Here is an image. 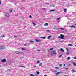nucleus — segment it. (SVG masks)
Returning <instances> with one entry per match:
<instances>
[{
    "label": "nucleus",
    "mask_w": 76,
    "mask_h": 76,
    "mask_svg": "<svg viewBox=\"0 0 76 76\" xmlns=\"http://www.w3.org/2000/svg\"><path fill=\"white\" fill-rule=\"evenodd\" d=\"M60 36L58 37V38H60V39H64V35L60 34Z\"/></svg>",
    "instance_id": "obj_1"
},
{
    "label": "nucleus",
    "mask_w": 76,
    "mask_h": 76,
    "mask_svg": "<svg viewBox=\"0 0 76 76\" xmlns=\"http://www.w3.org/2000/svg\"><path fill=\"white\" fill-rule=\"evenodd\" d=\"M15 53L16 54H24L23 52H22L18 51L15 52Z\"/></svg>",
    "instance_id": "obj_2"
},
{
    "label": "nucleus",
    "mask_w": 76,
    "mask_h": 76,
    "mask_svg": "<svg viewBox=\"0 0 76 76\" xmlns=\"http://www.w3.org/2000/svg\"><path fill=\"white\" fill-rule=\"evenodd\" d=\"M6 48L5 46H0V50H4Z\"/></svg>",
    "instance_id": "obj_3"
},
{
    "label": "nucleus",
    "mask_w": 76,
    "mask_h": 76,
    "mask_svg": "<svg viewBox=\"0 0 76 76\" xmlns=\"http://www.w3.org/2000/svg\"><path fill=\"white\" fill-rule=\"evenodd\" d=\"M52 54H57V53L54 50H53L52 52V54L51 55L52 56Z\"/></svg>",
    "instance_id": "obj_4"
},
{
    "label": "nucleus",
    "mask_w": 76,
    "mask_h": 76,
    "mask_svg": "<svg viewBox=\"0 0 76 76\" xmlns=\"http://www.w3.org/2000/svg\"><path fill=\"white\" fill-rule=\"evenodd\" d=\"M69 51V49L67 48V55H69L70 54V51Z\"/></svg>",
    "instance_id": "obj_5"
},
{
    "label": "nucleus",
    "mask_w": 76,
    "mask_h": 76,
    "mask_svg": "<svg viewBox=\"0 0 76 76\" xmlns=\"http://www.w3.org/2000/svg\"><path fill=\"white\" fill-rule=\"evenodd\" d=\"M6 61V59H4L2 60V63H5Z\"/></svg>",
    "instance_id": "obj_6"
},
{
    "label": "nucleus",
    "mask_w": 76,
    "mask_h": 76,
    "mask_svg": "<svg viewBox=\"0 0 76 76\" xmlns=\"http://www.w3.org/2000/svg\"><path fill=\"white\" fill-rule=\"evenodd\" d=\"M60 50L61 51H62V52L64 53V50L63 48L60 49Z\"/></svg>",
    "instance_id": "obj_7"
},
{
    "label": "nucleus",
    "mask_w": 76,
    "mask_h": 76,
    "mask_svg": "<svg viewBox=\"0 0 76 76\" xmlns=\"http://www.w3.org/2000/svg\"><path fill=\"white\" fill-rule=\"evenodd\" d=\"M5 15L6 16H7V17H9V14L7 13H6L5 14Z\"/></svg>",
    "instance_id": "obj_8"
},
{
    "label": "nucleus",
    "mask_w": 76,
    "mask_h": 76,
    "mask_svg": "<svg viewBox=\"0 0 76 76\" xmlns=\"http://www.w3.org/2000/svg\"><path fill=\"white\" fill-rule=\"evenodd\" d=\"M51 38V36L49 35V36H48L47 37V39H50Z\"/></svg>",
    "instance_id": "obj_9"
},
{
    "label": "nucleus",
    "mask_w": 76,
    "mask_h": 76,
    "mask_svg": "<svg viewBox=\"0 0 76 76\" xmlns=\"http://www.w3.org/2000/svg\"><path fill=\"white\" fill-rule=\"evenodd\" d=\"M71 28H76V26L73 25H72L71 26Z\"/></svg>",
    "instance_id": "obj_10"
},
{
    "label": "nucleus",
    "mask_w": 76,
    "mask_h": 76,
    "mask_svg": "<svg viewBox=\"0 0 76 76\" xmlns=\"http://www.w3.org/2000/svg\"><path fill=\"white\" fill-rule=\"evenodd\" d=\"M68 46H71V47H73V44H69L68 45Z\"/></svg>",
    "instance_id": "obj_11"
},
{
    "label": "nucleus",
    "mask_w": 76,
    "mask_h": 76,
    "mask_svg": "<svg viewBox=\"0 0 76 76\" xmlns=\"http://www.w3.org/2000/svg\"><path fill=\"white\" fill-rule=\"evenodd\" d=\"M48 25V23H45V26H47Z\"/></svg>",
    "instance_id": "obj_12"
},
{
    "label": "nucleus",
    "mask_w": 76,
    "mask_h": 76,
    "mask_svg": "<svg viewBox=\"0 0 76 76\" xmlns=\"http://www.w3.org/2000/svg\"><path fill=\"white\" fill-rule=\"evenodd\" d=\"M36 42H41V41L39 40L36 39L35 40Z\"/></svg>",
    "instance_id": "obj_13"
},
{
    "label": "nucleus",
    "mask_w": 76,
    "mask_h": 76,
    "mask_svg": "<svg viewBox=\"0 0 76 76\" xmlns=\"http://www.w3.org/2000/svg\"><path fill=\"white\" fill-rule=\"evenodd\" d=\"M73 65L74 66H75V67L76 66V64L74 62H73Z\"/></svg>",
    "instance_id": "obj_14"
},
{
    "label": "nucleus",
    "mask_w": 76,
    "mask_h": 76,
    "mask_svg": "<svg viewBox=\"0 0 76 76\" xmlns=\"http://www.w3.org/2000/svg\"><path fill=\"white\" fill-rule=\"evenodd\" d=\"M45 37H41L40 38H42V39H45Z\"/></svg>",
    "instance_id": "obj_15"
},
{
    "label": "nucleus",
    "mask_w": 76,
    "mask_h": 76,
    "mask_svg": "<svg viewBox=\"0 0 76 76\" xmlns=\"http://www.w3.org/2000/svg\"><path fill=\"white\" fill-rule=\"evenodd\" d=\"M66 10H67V9H64V12H66Z\"/></svg>",
    "instance_id": "obj_16"
},
{
    "label": "nucleus",
    "mask_w": 76,
    "mask_h": 76,
    "mask_svg": "<svg viewBox=\"0 0 76 76\" xmlns=\"http://www.w3.org/2000/svg\"><path fill=\"white\" fill-rule=\"evenodd\" d=\"M60 73L59 72H58L57 73H56V75H60Z\"/></svg>",
    "instance_id": "obj_17"
},
{
    "label": "nucleus",
    "mask_w": 76,
    "mask_h": 76,
    "mask_svg": "<svg viewBox=\"0 0 76 76\" xmlns=\"http://www.w3.org/2000/svg\"><path fill=\"white\" fill-rule=\"evenodd\" d=\"M71 58L70 57H68L67 58V60H70Z\"/></svg>",
    "instance_id": "obj_18"
},
{
    "label": "nucleus",
    "mask_w": 76,
    "mask_h": 76,
    "mask_svg": "<svg viewBox=\"0 0 76 76\" xmlns=\"http://www.w3.org/2000/svg\"><path fill=\"white\" fill-rule=\"evenodd\" d=\"M72 73H75V70L72 69Z\"/></svg>",
    "instance_id": "obj_19"
},
{
    "label": "nucleus",
    "mask_w": 76,
    "mask_h": 76,
    "mask_svg": "<svg viewBox=\"0 0 76 76\" xmlns=\"http://www.w3.org/2000/svg\"><path fill=\"white\" fill-rule=\"evenodd\" d=\"M30 76H35V75H34L32 74H30Z\"/></svg>",
    "instance_id": "obj_20"
},
{
    "label": "nucleus",
    "mask_w": 76,
    "mask_h": 76,
    "mask_svg": "<svg viewBox=\"0 0 76 76\" xmlns=\"http://www.w3.org/2000/svg\"><path fill=\"white\" fill-rule=\"evenodd\" d=\"M36 73L38 74V75H39V72L38 71H36Z\"/></svg>",
    "instance_id": "obj_21"
},
{
    "label": "nucleus",
    "mask_w": 76,
    "mask_h": 76,
    "mask_svg": "<svg viewBox=\"0 0 76 76\" xmlns=\"http://www.w3.org/2000/svg\"><path fill=\"white\" fill-rule=\"evenodd\" d=\"M54 11H55V10H50V12H54Z\"/></svg>",
    "instance_id": "obj_22"
},
{
    "label": "nucleus",
    "mask_w": 76,
    "mask_h": 76,
    "mask_svg": "<svg viewBox=\"0 0 76 76\" xmlns=\"http://www.w3.org/2000/svg\"><path fill=\"white\" fill-rule=\"evenodd\" d=\"M10 12H13V10L12 9H10Z\"/></svg>",
    "instance_id": "obj_23"
},
{
    "label": "nucleus",
    "mask_w": 76,
    "mask_h": 76,
    "mask_svg": "<svg viewBox=\"0 0 76 76\" xmlns=\"http://www.w3.org/2000/svg\"><path fill=\"white\" fill-rule=\"evenodd\" d=\"M57 20H60V18H57Z\"/></svg>",
    "instance_id": "obj_24"
},
{
    "label": "nucleus",
    "mask_w": 76,
    "mask_h": 76,
    "mask_svg": "<svg viewBox=\"0 0 76 76\" xmlns=\"http://www.w3.org/2000/svg\"><path fill=\"white\" fill-rule=\"evenodd\" d=\"M39 66H42V63H40L39 64Z\"/></svg>",
    "instance_id": "obj_25"
},
{
    "label": "nucleus",
    "mask_w": 76,
    "mask_h": 76,
    "mask_svg": "<svg viewBox=\"0 0 76 76\" xmlns=\"http://www.w3.org/2000/svg\"><path fill=\"white\" fill-rule=\"evenodd\" d=\"M59 65H60V67H62V66H63V65L61 64H59Z\"/></svg>",
    "instance_id": "obj_26"
},
{
    "label": "nucleus",
    "mask_w": 76,
    "mask_h": 76,
    "mask_svg": "<svg viewBox=\"0 0 76 76\" xmlns=\"http://www.w3.org/2000/svg\"><path fill=\"white\" fill-rule=\"evenodd\" d=\"M27 44H28L27 43H26L24 45V46L26 47V45H27Z\"/></svg>",
    "instance_id": "obj_27"
},
{
    "label": "nucleus",
    "mask_w": 76,
    "mask_h": 76,
    "mask_svg": "<svg viewBox=\"0 0 76 76\" xmlns=\"http://www.w3.org/2000/svg\"><path fill=\"white\" fill-rule=\"evenodd\" d=\"M1 37H2V38H3L4 37V35H2Z\"/></svg>",
    "instance_id": "obj_28"
},
{
    "label": "nucleus",
    "mask_w": 76,
    "mask_h": 76,
    "mask_svg": "<svg viewBox=\"0 0 76 76\" xmlns=\"http://www.w3.org/2000/svg\"><path fill=\"white\" fill-rule=\"evenodd\" d=\"M33 24V26H35L36 25V24L34 23H32Z\"/></svg>",
    "instance_id": "obj_29"
},
{
    "label": "nucleus",
    "mask_w": 76,
    "mask_h": 76,
    "mask_svg": "<svg viewBox=\"0 0 76 76\" xmlns=\"http://www.w3.org/2000/svg\"><path fill=\"white\" fill-rule=\"evenodd\" d=\"M40 62H39V61H37V63H39Z\"/></svg>",
    "instance_id": "obj_30"
},
{
    "label": "nucleus",
    "mask_w": 76,
    "mask_h": 76,
    "mask_svg": "<svg viewBox=\"0 0 76 76\" xmlns=\"http://www.w3.org/2000/svg\"><path fill=\"white\" fill-rule=\"evenodd\" d=\"M18 67H24L23 66H18Z\"/></svg>",
    "instance_id": "obj_31"
},
{
    "label": "nucleus",
    "mask_w": 76,
    "mask_h": 76,
    "mask_svg": "<svg viewBox=\"0 0 76 76\" xmlns=\"http://www.w3.org/2000/svg\"><path fill=\"white\" fill-rule=\"evenodd\" d=\"M35 67H37V66H36V65H34L33 66V68H35Z\"/></svg>",
    "instance_id": "obj_32"
},
{
    "label": "nucleus",
    "mask_w": 76,
    "mask_h": 76,
    "mask_svg": "<svg viewBox=\"0 0 76 76\" xmlns=\"http://www.w3.org/2000/svg\"><path fill=\"white\" fill-rule=\"evenodd\" d=\"M30 42H34V41L32 40H30L29 41Z\"/></svg>",
    "instance_id": "obj_33"
},
{
    "label": "nucleus",
    "mask_w": 76,
    "mask_h": 76,
    "mask_svg": "<svg viewBox=\"0 0 76 76\" xmlns=\"http://www.w3.org/2000/svg\"><path fill=\"white\" fill-rule=\"evenodd\" d=\"M55 69H59V68H58V67H55Z\"/></svg>",
    "instance_id": "obj_34"
},
{
    "label": "nucleus",
    "mask_w": 76,
    "mask_h": 76,
    "mask_svg": "<svg viewBox=\"0 0 76 76\" xmlns=\"http://www.w3.org/2000/svg\"><path fill=\"white\" fill-rule=\"evenodd\" d=\"M53 48H51L50 49L48 50L49 51H50V50H53Z\"/></svg>",
    "instance_id": "obj_35"
},
{
    "label": "nucleus",
    "mask_w": 76,
    "mask_h": 76,
    "mask_svg": "<svg viewBox=\"0 0 76 76\" xmlns=\"http://www.w3.org/2000/svg\"><path fill=\"white\" fill-rule=\"evenodd\" d=\"M46 4L48 5H50V4L48 3H46Z\"/></svg>",
    "instance_id": "obj_36"
},
{
    "label": "nucleus",
    "mask_w": 76,
    "mask_h": 76,
    "mask_svg": "<svg viewBox=\"0 0 76 76\" xmlns=\"http://www.w3.org/2000/svg\"><path fill=\"white\" fill-rule=\"evenodd\" d=\"M21 49L22 50H25V49L24 48H21Z\"/></svg>",
    "instance_id": "obj_37"
},
{
    "label": "nucleus",
    "mask_w": 76,
    "mask_h": 76,
    "mask_svg": "<svg viewBox=\"0 0 76 76\" xmlns=\"http://www.w3.org/2000/svg\"><path fill=\"white\" fill-rule=\"evenodd\" d=\"M60 29H61V30H64V28H61Z\"/></svg>",
    "instance_id": "obj_38"
},
{
    "label": "nucleus",
    "mask_w": 76,
    "mask_h": 76,
    "mask_svg": "<svg viewBox=\"0 0 76 76\" xmlns=\"http://www.w3.org/2000/svg\"><path fill=\"white\" fill-rule=\"evenodd\" d=\"M29 18H32V16H31V15H30L29 16Z\"/></svg>",
    "instance_id": "obj_39"
},
{
    "label": "nucleus",
    "mask_w": 76,
    "mask_h": 76,
    "mask_svg": "<svg viewBox=\"0 0 76 76\" xmlns=\"http://www.w3.org/2000/svg\"><path fill=\"white\" fill-rule=\"evenodd\" d=\"M53 72L54 73L56 72H57V71L54 70V71H53Z\"/></svg>",
    "instance_id": "obj_40"
},
{
    "label": "nucleus",
    "mask_w": 76,
    "mask_h": 76,
    "mask_svg": "<svg viewBox=\"0 0 76 76\" xmlns=\"http://www.w3.org/2000/svg\"><path fill=\"white\" fill-rule=\"evenodd\" d=\"M47 32H50V30H47Z\"/></svg>",
    "instance_id": "obj_41"
},
{
    "label": "nucleus",
    "mask_w": 76,
    "mask_h": 76,
    "mask_svg": "<svg viewBox=\"0 0 76 76\" xmlns=\"http://www.w3.org/2000/svg\"><path fill=\"white\" fill-rule=\"evenodd\" d=\"M50 6H52L53 7H55V5H51Z\"/></svg>",
    "instance_id": "obj_42"
},
{
    "label": "nucleus",
    "mask_w": 76,
    "mask_h": 76,
    "mask_svg": "<svg viewBox=\"0 0 76 76\" xmlns=\"http://www.w3.org/2000/svg\"><path fill=\"white\" fill-rule=\"evenodd\" d=\"M14 37H17V36H14Z\"/></svg>",
    "instance_id": "obj_43"
},
{
    "label": "nucleus",
    "mask_w": 76,
    "mask_h": 76,
    "mask_svg": "<svg viewBox=\"0 0 76 76\" xmlns=\"http://www.w3.org/2000/svg\"><path fill=\"white\" fill-rule=\"evenodd\" d=\"M62 56V55H61L59 56V57H60L61 56Z\"/></svg>",
    "instance_id": "obj_44"
},
{
    "label": "nucleus",
    "mask_w": 76,
    "mask_h": 76,
    "mask_svg": "<svg viewBox=\"0 0 76 76\" xmlns=\"http://www.w3.org/2000/svg\"><path fill=\"white\" fill-rule=\"evenodd\" d=\"M74 59H76V56L74 57Z\"/></svg>",
    "instance_id": "obj_45"
},
{
    "label": "nucleus",
    "mask_w": 76,
    "mask_h": 76,
    "mask_svg": "<svg viewBox=\"0 0 76 76\" xmlns=\"http://www.w3.org/2000/svg\"><path fill=\"white\" fill-rule=\"evenodd\" d=\"M65 65H66V64H64V66H65Z\"/></svg>",
    "instance_id": "obj_46"
},
{
    "label": "nucleus",
    "mask_w": 76,
    "mask_h": 76,
    "mask_svg": "<svg viewBox=\"0 0 76 76\" xmlns=\"http://www.w3.org/2000/svg\"><path fill=\"white\" fill-rule=\"evenodd\" d=\"M1 1H0V4H1Z\"/></svg>",
    "instance_id": "obj_47"
},
{
    "label": "nucleus",
    "mask_w": 76,
    "mask_h": 76,
    "mask_svg": "<svg viewBox=\"0 0 76 76\" xmlns=\"http://www.w3.org/2000/svg\"><path fill=\"white\" fill-rule=\"evenodd\" d=\"M42 9L43 10H45V8H42Z\"/></svg>",
    "instance_id": "obj_48"
},
{
    "label": "nucleus",
    "mask_w": 76,
    "mask_h": 76,
    "mask_svg": "<svg viewBox=\"0 0 76 76\" xmlns=\"http://www.w3.org/2000/svg\"><path fill=\"white\" fill-rule=\"evenodd\" d=\"M40 51V50H37V51Z\"/></svg>",
    "instance_id": "obj_49"
},
{
    "label": "nucleus",
    "mask_w": 76,
    "mask_h": 76,
    "mask_svg": "<svg viewBox=\"0 0 76 76\" xmlns=\"http://www.w3.org/2000/svg\"><path fill=\"white\" fill-rule=\"evenodd\" d=\"M35 75L36 76H37V74H35Z\"/></svg>",
    "instance_id": "obj_50"
},
{
    "label": "nucleus",
    "mask_w": 76,
    "mask_h": 76,
    "mask_svg": "<svg viewBox=\"0 0 76 76\" xmlns=\"http://www.w3.org/2000/svg\"><path fill=\"white\" fill-rule=\"evenodd\" d=\"M67 39H69V38H67Z\"/></svg>",
    "instance_id": "obj_51"
},
{
    "label": "nucleus",
    "mask_w": 76,
    "mask_h": 76,
    "mask_svg": "<svg viewBox=\"0 0 76 76\" xmlns=\"http://www.w3.org/2000/svg\"><path fill=\"white\" fill-rule=\"evenodd\" d=\"M22 58H24V57H22Z\"/></svg>",
    "instance_id": "obj_52"
},
{
    "label": "nucleus",
    "mask_w": 76,
    "mask_h": 76,
    "mask_svg": "<svg viewBox=\"0 0 76 76\" xmlns=\"http://www.w3.org/2000/svg\"><path fill=\"white\" fill-rule=\"evenodd\" d=\"M44 76H47V75H44Z\"/></svg>",
    "instance_id": "obj_53"
},
{
    "label": "nucleus",
    "mask_w": 76,
    "mask_h": 76,
    "mask_svg": "<svg viewBox=\"0 0 76 76\" xmlns=\"http://www.w3.org/2000/svg\"><path fill=\"white\" fill-rule=\"evenodd\" d=\"M35 48H33V49H35Z\"/></svg>",
    "instance_id": "obj_54"
},
{
    "label": "nucleus",
    "mask_w": 76,
    "mask_h": 76,
    "mask_svg": "<svg viewBox=\"0 0 76 76\" xmlns=\"http://www.w3.org/2000/svg\"><path fill=\"white\" fill-rule=\"evenodd\" d=\"M66 70H67V68L65 69Z\"/></svg>",
    "instance_id": "obj_55"
},
{
    "label": "nucleus",
    "mask_w": 76,
    "mask_h": 76,
    "mask_svg": "<svg viewBox=\"0 0 76 76\" xmlns=\"http://www.w3.org/2000/svg\"><path fill=\"white\" fill-rule=\"evenodd\" d=\"M75 46L76 47V45H75Z\"/></svg>",
    "instance_id": "obj_56"
},
{
    "label": "nucleus",
    "mask_w": 76,
    "mask_h": 76,
    "mask_svg": "<svg viewBox=\"0 0 76 76\" xmlns=\"http://www.w3.org/2000/svg\"><path fill=\"white\" fill-rule=\"evenodd\" d=\"M68 69V68H67V70Z\"/></svg>",
    "instance_id": "obj_57"
},
{
    "label": "nucleus",
    "mask_w": 76,
    "mask_h": 76,
    "mask_svg": "<svg viewBox=\"0 0 76 76\" xmlns=\"http://www.w3.org/2000/svg\"><path fill=\"white\" fill-rule=\"evenodd\" d=\"M68 36H67V37H68Z\"/></svg>",
    "instance_id": "obj_58"
},
{
    "label": "nucleus",
    "mask_w": 76,
    "mask_h": 76,
    "mask_svg": "<svg viewBox=\"0 0 76 76\" xmlns=\"http://www.w3.org/2000/svg\"><path fill=\"white\" fill-rule=\"evenodd\" d=\"M66 49H67V48H66Z\"/></svg>",
    "instance_id": "obj_59"
},
{
    "label": "nucleus",
    "mask_w": 76,
    "mask_h": 76,
    "mask_svg": "<svg viewBox=\"0 0 76 76\" xmlns=\"http://www.w3.org/2000/svg\"><path fill=\"white\" fill-rule=\"evenodd\" d=\"M67 76H69L68 75H67Z\"/></svg>",
    "instance_id": "obj_60"
},
{
    "label": "nucleus",
    "mask_w": 76,
    "mask_h": 76,
    "mask_svg": "<svg viewBox=\"0 0 76 76\" xmlns=\"http://www.w3.org/2000/svg\"><path fill=\"white\" fill-rule=\"evenodd\" d=\"M56 76H57V75H56Z\"/></svg>",
    "instance_id": "obj_61"
}]
</instances>
